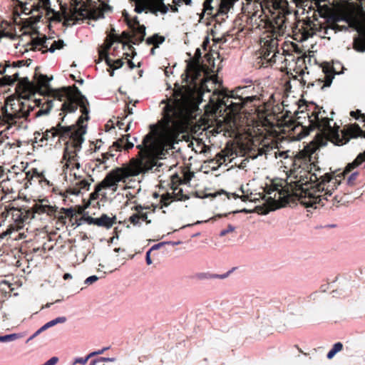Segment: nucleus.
Segmentation results:
<instances>
[{
  "label": "nucleus",
  "instance_id": "obj_1",
  "mask_svg": "<svg viewBox=\"0 0 365 365\" xmlns=\"http://www.w3.org/2000/svg\"><path fill=\"white\" fill-rule=\"evenodd\" d=\"M314 150L309 147L299 151L292 160V168L287 174L284 186L273 183L267 190V194L277 191L281 196H295L306 207L317 208L326 205L330 200L332 192L336 189L341 180H346L351 187L359 184V173L352 170L359 166L365 168V151L359 153L354 160L349 163L342 172L327 173L321 168L317 162L313 160ZM334 197L331 200H336Z\"/></svg>",
  "mask_w": 365,
  "mask_h": 365
},
{
  "label": "nucleus",
  "instance_id": "obj_2",
  "mask_svg": "<svg viewBox=\"0 0 365 365\" xmlns=\"http://www.w3.org/2000/svg\"><path fill=\"white\" fill-rule=\"evenodd\" d=\"M139 152L136 157L130 160L128 163L110 170L105 178L96 185L95 190L91 194L92 199L99 196L106 197L103 190L110 189L115 192L118 183L125 182L130 177L144 174L156 165L158 156L161 152L162 146L156 138V133L150 132L143 139L142 143L136 146Z\"/></svg>",
  "mask_w": 365,
  "mask_h": 365
},
{
  "label": "nucleus",
  "instance_id": "obj_3",
  "mask_svg": "<svg viewBox=\"0 0 365 365\" xmlns=\"http://www.w3.org/2000/svg\"><path fill=\"white\" fill-rule=\"evenodd\" d=\"M35 82L29 81L28 78H22L17 83L16 93L20 98H28L34 96L36 92L41 95L51 96L54 99L63 101L61 110L64 113H73L80 107L83 114L89 113V103L76 85L54 89L51 87L49 81L52 79L43 74L35 73Z\"/></svg>",
  "mask_w": 365,
  "mask_h": 365
},
{
  "label": "nucleus",
  "instance_id": "obj_4",
  "mask_svg": "<svg viewBox=\"0 0 365 365\" xmlns=\"http://www.w3.org/2000/svg\"><path fill=\"white\" fill-rule=\"evenodd\" d=\"M166 102L163 108L160 135L168 141L174 142L180 133L185 132L186 124L197 106L192 92L184 86L175 89Z\"/></svg>",
  "mask_w": 365,
  "mask_h": 365
},
{
  "label": "nucleus",
  "instance_id": "obj_5",
  "mask_svg": "<svg viewBox=\"0 0 365 365\" xmlns=\"http://www.w3.org/2000/svg\"><path fill=\"white\" fill-rule=\"evenodd\" d=\"M299 113L304 115L303 118H308L309 127L311 130L317 129L319 131L314 139L316 147L313 148L307 145L302 150L309 147L312 150H314V153L317 148L326 145L328 140L336 145H342L346 143L350 138L359 136L365 138L364 132L356 123L351 125L342 131L341 138L339 133V126L336 125V123L334 127L330 125V121L333 120L334 111L331 112V117L329 118L326 110L314 103L307 105L306 111L302 110Z\"/></svg>",
  "mask_w": 365,
  "mask_h": 365
},
{
  "label": "nucleus",
  "instance_id": "obj_6",
  "mask_svg": "<svg viewBox=\"0 0 365 365\" xmlns=\"http://www.w3.org/2000/svg\"><path fill=\"white\" fill-rule=\"evenodd\" d=\"M88 113H82L76 124L71 125H62L65 118L64 115L61 118V122L42 133V135L38 140L41 146L48 145V141L51 142L50 145H52V142L56 137L58 138L59 143L61 141L64 142L63 160L66 161L65 165L67 168L72 167L73 168L76 167L78 169L81 167L78 153L81 150V145L84 141L83 135L86 132V125H83V123L84 121L89 120Z\"/></svg>",
  "mask_w": 365,
  "mask_h": 365
},
{
  "label": "nucleus",
  "instance_id": "obj_7",
  "mask_svg": "<svg viewBox=\"0 0 365 365\" xmlns=\"http://www.w3.org/2000/svg\"><path fill=\"white\" fill-rule=\"evenodd\" d=\"M259 27L264 29V36L261 37V48L259 56L257 58L260 66L268 67L277 61V57L282 58V54L278 49V37L282 36L287 29V18L283 14H278L272 19L267 18L261 20Z\"/></svg>",
  "mask_w": 365,
  "mask_h": 365
},
{
  "label": "nucleus",
  "instance_id": "obj_8",
  "mask_svg": "<svg viewBox=\"0 0 365 365\" xmlns=\"http://www.w3.org/2000/svg\"><path fill=\"white\" fill-rule=\"evenodd\" d=\"M57 209L56 205H51L48 199L43 198L34 200L31 207L6 205L1 216L5 219L9 217L14 230H18L32 220L44 222L51 221L56 216Z\"/></svg>",
  "mask_w": 365,
  "mask_h": 365
},
{
  "label": "nucleus",
  "instance_id": "obj_9",
  "mask_svg": "<svg viewBox=\"0 0 365 365\" xmlns=\"http://www.w3.org/2000/svg\"><path fill=\"white\" fill-rule=\"evenodd\" d=\"M6 102L9 103L11 112L14 111V114L16 117L15 119L16 124L19 126L24 120H28L30 113L35 108H39V110L34 115V118H38L48 114L53 106V100H46L43 103L41 99L30 101V98H20L19 96L17 99L8 98Z\"/></svg>",
  "mask_w": 365,
  "mask_h": 365
},
{
  "label": "nucleus",
  "instance_id": "obj_10",
  "mask_svg": "<svg viewBox=\"0 0 365 365\" xmlns=\"http://www.w3.org/2000/svg\"><path fill=\"white\" fill-rule=\"evenodd\" d=\"M260 98L257 96L245 95V88H237L230 94L222 96L220 105L225 107L230 115H236L246 105L253 104L255 107L259 106Z\"/></svg>",
  "mask_w": 365,
  "mask_h": 365
},
{
  "label": "nucleus",
  "instance_id": "obj_11",
  "mask_svg": "<svg viewBox=\"0 0 365 365\" xmlns=\"http://www.w3.org/2000/svg\"><path fill=\"white\" fill-rule=\"evenodd\" d=\"M274 121L270 122L269 118L267 117L264 120L272 128H277L279 131L283 133H290L296 135L298 140H301L308 135L311 131L309 125H302V122L296 123L294 120H292L289 115H282L277 118H274Z\"/></svg>",
  "mask_w": 365,
  "mask_h": 365
},
{
  "label": "nucleus",
  "instance_id": "obj_12",
  "mask_svg": "<svg viewBox=\"0 0 365 365\" xmlns=\"http://www.w3.org/2000/svg\"><path fill=\"white\" fill-rule=\"evenodd\" d=\"M314 23L308 19L306 21H297L292 27L293 38L297 41H304L315 34Z\"/></svg>",
  "mask_w": 365,
  "mask_h": 365
},
{
  "label": "nucleus",
  "instance_id": "obj_13",
  "mask_svg": "<svg viewBox=\"0 0 365 365\" xmlns=\"http://www.w3.org/2000/svg\"><path fill=\"white\" fill-rule=\"evenodd\" d=\"M82 212V208L78 207V210L75 207L64 208L62 207L56 211V215L54 217H52L51 220H56L57 223L64 226L67 223V220L71 222V224L76 225V222L73 220L77 217V215H80Z\"/></svg>",
  "mask_w": 365,
  "mask_h": 365
},
{
  "label": "nucleus",
  "instance_id": "obj_14",
  "mask_svg": "<svg viewBox=\"0 0 365 365\" xmlns=\"http://www.w3.org/2000/svg\"><path fill=\"white\" fill-rule=\"evenodd\" d=\"M66 169H70L71 175H73L75 179L77 180L75 182V187L73 188V193L78 194L81 190H88L89 187L91 185V182L93 181L90 175L88 176V179L83 178V176L80 175V173H77L76 172H73L74 169L79 170V168H76V167L72 168V167L67 168L65 165H63V170Z\"/></svg>",
  "mask_w": 365,
  "mask_h": 365
},
{
  "label": "nucleus",
  "instance_id": "obj_15",
  "mask_svg": "<svg viewBox=\"0 0 365 365\" xmlns=\"http://www.w3.org/2000/svg\"><path fill=\"white\" fill-rule=\"evenodd\" d=\"M14 111L11 112L9 103L6 101V104L1 108L0 113V129L5 127L4 130L9 129L12 125H16V119ZM2 130H0V133Z\"/></svg>",
  "mask_w": 365,
  "mask_h": 365
},
{
  "label": "nucleus",
  "instance_id": "obj_16",
  "mask_svg": "<svg viewBox=\"0 0 365 365\" xmlns=\"http://www.w3.org/2000/svg\"><path fill=\"white\" fill-rule=\"evenodd\" d=\"M194 173L191 172L187 167H183L180 173L173 174L170 179L173 185H186L190 183Z\"/></svg>",
  "mask_w": 365,
  "mask_h": 365
},
{
  "label": "nucleus",
  "instance_id": "obj_17",
  "mask_svg": "<svg viewBox=\"0 0 365 365\" xmlns=\"http://www.w3.org/2000/svg\"><path fill=\"white\" fill-rule=\"evenodd\" d=\"M78 3L76 2V6L73 8V11H71L67 21H73L75 23L78 20H83L84 19H93L92 18H90V14L93 11V9H88L86 4H83L81 8L78 9Z\"/></svg>",
  "mask_w": 365,
  "mask_h": 365
},
{
  "label": "nucleus",
  "instance_id": "obj_18",
  "mask_svg": "<svg viewBox=\"0 0 365 365\" xmlns=\"http://www.w3.org/2000/svg\"><path fill=\"white\" fill-rule=\"evenodd\" d=\"M158 205L152 204L150 206H143L141 205H137L133 206L131 210L135 212H138L140 215V222H145L147 225L151 223V220L148 218V213H154Z\"/></svg>",
  "mask_w": 365,
  "mask_h": 365
},
{
  "label": "nucleus",
  "instance_id": "obj_19",
  "mask_svg": "<svg viewBox=\"0 0 365 365\" xmlns=\"http://www.w3.org/2000/svg\"><path fill=\"white\" fill-rule=\"evenodd\" d=\"M21 175H24V179L26 181L25 184L28 182L31 184V181L34 180V178H36L38 182H44L47 185L49 184V181L46 179L44 175L41 173H38L36 168H33L28 172L22 171Z\"/></svg>",
  "mask_w": 365,
  "mask_h": 365
},
{
  "label": "nucleus",
  "instance_id": "obj_20",
  "mask_svg": "<svg viewBox=\"0 0 365 365\" xmlns=\"http://www.w3.org/2000/svg\"><path fill=\"white\" fill-rule=\"evenodd\" d=\"M130 135H123L115 141L111 145V149H114L115 151H121L122 149L128 150L133 148L134 144L128 140Z\"/></svg>",
  "mask_w": 365,
  "mask_h": 365
},
{
  "label": "nucleus",
  "instance_id": "obj_21",
  "mask_svg": "<svg viewBox=\"0 0 365 365\" xmlns=\"http://www.w3.org/2000/svg\"><path fill=\"white\" fill-rule=\"evenodd\" d=\"M358 33L354 38L353 48L358 52H365V26L359 29Z\"/></svg>",
  "mask_w": 365,
  "mask_h": 365
},
{
  "label": "nucleus",
  "instance_id": "obj_22",
  "mask_svg": "<svg viewBox=\"0 0 365 365\" xmlns=\"http://www.w3.org/2000/svg\"><path fill=\"white\" fill-rule=\"evenodd\" d=\"M132 31L134 41H132L133 44H138L143 42L145 36V26L144 25H139L137 27L134 26L130 28Z\"/></svg>",
  "mask_w": 365,
  "mask_h": 365
},
{
  "label": "nucleus",
  "instance_id": "obj_23",
  "mask_svg": "<svg viewBox=\"0 0 365 365\" xmlns=\"http://www.w3.org/2000/svg\"><path fill=\"white\" fill-rule=\"evenodd\" d=\"M116 223V217H108L106 214H103L100 217L97 218L96 225L98 227H103L107 229L110 228L114 224Z\"/></svg>",
  "mask_w": 365,
  "mask_h": 365
},
{
  "label": "nucleus",
  "instance_id": "obj_24",
  "mask_svg": "<svg viewBox=\"0 0 365 365\" xmlns=\"http://www.w3.org/2000/svg\"><path fill=\"white\" fill-rule=\"evenodd\" d=\"M101 7L93 9V11L90 14V18H92L93 20H96L99 18H103L104 16V13L108 11H111L112 7L110 6L108 4L104 1H101Z\"/></svg>",
  "mask_w": 365,
  "mask_h": 365
},
{
  "label": "nucleus",
  "instance_id": "obj_25",
  "mask_svg": "<svg viewBox=\"0 0 365 365\" xmlns=\"http://www.w3.org/2000/svg\"><path fill=\"white\" fill-rule=\"evenodd\" d=\"M170 187L173 190L172 194L175 200L185 201L190 198L189 195L184 194L182 189L179 187L180 185H173L170 181Z\"/></svg>",
  "mask_w": 365,
  "mask_h": 365
},
{
  "label": "nucleus",
  "instance_id": "obj_26",
  "mask_svg": "<svg viewBox=\"0 0 365 365\" xmlns=\"http://www.w3.org/2000/svg\"><path fill=\"white\" fill-rule=\"evenodd\" d=\"M66 321V318L65 317H57L55 319H53L46 324H45L43 327H41L36 333L31 336V338L35 337L38 334H39L41 332L46 330L47 329L58 324V323H64Z\"/></svg>",
  "mask_w": 365,
  "mask_h": 365
},
{
  "label": "nucleus",
  "instance_id": "obj_27",
  "mask_svg": "<svg viewBox=\"0 0 365 365\" xmlns=\"http://www.w3.org/2000/svg\"><path fill=\"white\" fill-rule=\"evenodd\" d=\"M21 80V78H19L18 73H15L12 76H4L1 78H0V87L5 86H11L14 84L16 81H20ZM19 83V82H18V83Z\"/></svg>",
  "mask_w": 365,
  "mask_h": 365
},
{
  "label": "nucleus",
  "instance_id": "obj_28",
  "mask_svg": "<svg viewBox=\"0 0 365 365\" xmlns=\"http://www.w3.org/2000/svg\"><path fill=\"white\" fill-rule=\"evenodd\" d=\"M325 81L324 82L322 79H317L315 81L312 83H308L307 88L312 89L315 83L319 87V90L324 89V87H328L331 85L332 78L328 76H325Z\"/></svg>",
  "mask_w": 365,
  "mask_h": 365
},
{
  "label": "nucleus",
  "instance_id": "obj_29",
  "mask_svg": "<svg viewBox=\"0 0 365 365\" xmlns=\"http://www.w3.org/2000/svg\"><path fill=\"white\" fill-rule=\"evenodd\" d=\"M114 42L121 43L120 37L115 34L114 28H111L110 34L106 37V43H107V49H110Z\"/></svg>",
  "mask_w": 365,
  "mask_h": 365
},
{
  "label": "nucleus",
  "instance_id": "obj_30",
  "mask_svg": "<svg viewBox=\"0 0 365 365\" xmlns=\"http://www.w3.org/2000/svg\"><path fill=\"white\" fill-rule=\"evenodd\" d=\"M46 40H47V38L46 36H44L43 37H36V38H33L30 43L31 46V48L30 49L31 51H36V47L38 46H41L42 48L47 49L48 46L46 44Z\"/></svg>",
  "mask_w": 365,
  "mask_h": 365
},
{
  "label": "nucleus",
  "instance_id": "obj_31",
  "mask_svg": "<svg viewBox=\"0 0 365 365\" xmlns=\"http://www.w3.org/2000/svg\"><path fill=\"white\" fill-rule=\"evenodd\" d=\"M165 38L163 36H160L158 34L153 35L152 36L148 37L145 40V43L148 45H153L155 48L159 47V45L163 43L165 41Z\"/></svg>",
  "mask_w": 365,
  "mask_h": 365
},
{
  "label": "nucleus",
  "instance_id": "obj_32",
  "mask_svg": "<svg viewBox=\"0 0 365 365\" xmlns=\"http://www.w3.org/2000/svg\"><path fill=\"white\" fill-rule=\"evenodd\" d=\"M14 288L11 287V284L6 281H3L0 283V296L6 298L8 296H11V292Z\"/></svg>",
  "mask_w": 365,
  "mask_h": 365
},
{
  "label": "nucleus",
  "instance_id": "obj_33",
  "mask_svg": "<svg viewBox=\"0 0 365 365\" xmlns=\"http://www.w3.org/2000/svg\"><path fill=\"white\" fill-rule=\"evenodd\" d=\"M237 1L238 0H221L218 11L222 14H227Z\"/></svg>",
  "mask_w": 365,
  "mask_h": 365
},
{
  "label": "nucleus",
  "instance_id": "obj_34",
  "mask_svg": "<svg viewBox=\"0 0 365 365\" xmlns=\"http://www.w3.org/2000/svg\"><path fill=\"white\" fill-rule=\"evenodd\" d=\"M64 46H65L64 41L63 40L59 39L58 41H54L53 42V43L51 44V46L49 48H48L47 49L42 50L41 48H39L38 50L41 51L42 53H46L48 51H49L51 53H53L57 49L58 50L62 49L64 47Z\"/></svg>",
  "mask_w": 365,
  "mask_h": 365
},
{
  "label": "nucleus",
  "instance_id": "obj_35",
  "mask_svg": "<svg viewBox=\"0 0 365 365\" xmlns=\"http://www.w3.org/2000/svg\"><path fill=\"white\" fill-rule=\"evenodd\" d=\"M235 268H232V269L228 271L227 273L223 274H210L208 273H200L198 274V278L200 279H210V278H220V279H225L235 269Z\"/></svg>",
  "mask_w": 365,
  "mask_h": 365
},
{
  "label": "nucleus",
  "instance_id": "obj_36",
  "mask_svg": "<svg viewBox=\"0 0 365 365\" xmlns=\"http://www.w3.org/2000/svg\"><path fill=\"white\" fill-rule=\"evenodd\" d=\"M36 4L32 5L33 9L39 11L41 9L43 10H48L50 9V1L49 0H37Z\"/></svg>",
  "mask_w": 365,
  "mask_h": 365
},
{
  "label": "nucleus",
  "instance_id": "obj_37",
  "mask_svg": "<svg viewBox=\"0 0 365 365\" xmlns=\"http://www.w3.org/2000/svg\"><path fill=\"white\" fill-rule=\"evenodd\" d=\"M173 200H175L172 193L167 192L164 195H162L160 197L161 205L160 209H161L163 207H168Z\"/></svg>",
  "mask_w": 365,
  "mask_h": 365
},
{
  "label": "nucleus",
  "instance_id": "obj_38",
  "mask_svg": "<svg viewBox=\"0 0 365 365\" xmlns=\"http://www.w3.org/2000/svg\"><path fill=\"white\" fill-rule=\"evenodd\" d=\"M135 6L134 11L140 14L143 11H145V13H148L147 10V1L145 0H140L135 2Z\"/></svg>",
  "mask_w": 365,
  "mask_h": 365
},
{
  "label": "nucleus",
  "instance_id": "obj_39",
  "mask_svg": "<svg viewBox=\"0 0 365 365\" xmlns=\"http://www.w3.org/2000/svg\"><path fill=\"white\" fill-rule=\"evenodd\" d=\"M342 349H343V344L341 342H337V343L334 344L333 347L331 348V349L328 352L327 356V358L329 359H332L334 356V355L336 353L341 351Z\"/></svg>",
  "mask_w": 365,
  "mask_h": 365
},
{
  "label": "nucleus",
  "instance_id": "obj_40",
  "mask_svg": "<svg viewBox=\"0 0 365 365\" xmlns=\"http://www.w3.org/2000/svg\"><path fill=\"white\" fill-rule=\"evenodd\" d=\"M81 220H84L85 222H86L89 225H96L97 218H94V217H92L91 216H87V217L83 216L80 219H77V217H76L75 219L76 225L77 226H79L81 224V222H80Z\"/></svg>",
  "mask_w": 365,
  "mask_h": 365
},
{
  "label": "nucleus",
  "instance_id": "obj_41",
  "mask_svg": "<svg viewBox=\"0 0 365 365\" xmlns=\"http://www.w3.org/2000/svg\"><path fill=\"white\" fill-rule=\"evenodd\" d=\"M110 49H107V43H105L104 47H101L98 50V61L97 63L105 60L106 57L108 56V51Z\"/></svg>",
  "mask_w": 365,
  "mask_h": 365
},
{
  "label": "nucleus",
  "instance_id": "obj_42",
  "mask_svg": "<svg viewBox=\"0 0 365 365\" xmlns=\"http://www.w3.org/2000/svg\"><path fill=\"white\" fill-rule=\"evenodd\" d=\"M147 10L157 16L159 10L158 8V2L154 0L150 2L147 1Z\"/></svg>",
  "mask_w": 365,
  "mask_h": 365
},
{
  "label": "nucleus",
  "instance_id": "obj_43",
  "mask_svg": "<svg viewBox=\"0 0 365 365\" xmlns=\"http://www.w3.org/2000/svg\"><path fill=\"white\" fill-rule=\"evenodd\" d=\"M128 222L134 226L141 225L138 212H135L131 215L128 218Z\"/></svg>",
  "mask_w": 365,
  "mask_h": 365
},
{
  "label": "nucleus",
  "instance_id": "obj_44",
  "mask_svg": "<svg viewBox=\"0 0 365 365\" xmlns=\"http://www.w3.org/2000/svg\"><path fill=\"white\" fill-rule=\"evenodd\" d=\"M113 151H115V150L111 149L110 146L108 152L102 154V159H98L97 160L99 161L100 163H105L110 158L114 156V154L113 153Z\"/></svg>",
  "mask_w": 365,
  "mask_h": 365
},
{
  "label": "nucleus",
  "instance_id": "obj_45",
  "mask_svg": "<svg viewBox=\"0 0 365 365\" xmlns=\"http://www.w3.org/2000/svg\"><path fill=\"white\" fill-rule=\"evenodd\" d=\"M119 36L120 37L121 43H123V39L128 41L129 43H132V41H134L133 34H130V32L126 31H123L120 36Z\"/></svg>",
  "mask_w": 365,
  "mask_h": 365
},
{
  "label": "nucleus",
  "instance_id": "obj_46",
  "mask_svg": "<svg viewBox=\"0 0 365 365\" xmlns=\"http://www.w3.org/2000/svg\"><path fill=\"white\" fill-rule=\"evenodd\" d=\"M350 115L356 120L359 119V118H362V121L365 122V115L361 113L360 110H356L355 111H351Z\"/></svg>",
  "mask_w": 365,
  "mask_h": 365
},
{
  "label": "nucleus",
  "instance_id": "obj_47",
  "mask_svg": "<svg viewBox=\"0 0 365 365\" xmlns=\"http://www.w3.org/2000/svg\"><path fill=\"white\" fill-rule=\"evenodd\" d=\"M169 6L170 4L165 5L164 4V1L158 2V8L159 9L158 11H160L162 14H166L168 11Z\"/></svg>",
  "mask_w": 365,
  "mask_h": 365
},
{
  "label": "nucleus",
  "instance_id": "obj_48",
  "mask_svg": "<svg viewBox=\"0 0 365 365\" xmlns=\"http://www.w3.org/2000/svg\"><path fill=\"white\" fill-rule=\"evenodd\" d=\"M212 0H205L203 3V10L204 12H207L208 11H212L213 9V7L211 6V2ZM207 14H212V12H208Z\"/></svg>",
  "mask_w": 365,
  "mask_h": 365
},
{
  "label": "nucleus",
  "instance_id": "obj_49",
  "mask_svg": "<svg viewBox=\"0 0 365 365\" xmlns=\"http://www.w3.org/2000/svg\"><path fill=\"white\" fill-rule=\"evenodd\" d=\"M123 16L124 17V21L126 22L129 28H133V24H132L130 15L127 13L125 10L123 11Z\"/></svg>",
  "mask_w": 365,
  "mask_h": 365
},
{
  "label": "nucleus",
  "instance_id": "obj_50",
  "mask_svg": "<svg viewBox=\"0 0 365 365\" xmlns=\"http://www.w3.org/2000/svg\"><path fill=\"white\" fill-rule=\"evenodd\" d=\"M331 29L334 30L335 32L336 31H346L348 29V27L346 26H339L336 23H333Z\"/></svg>",
  "mask_w": 365,
  "mask_h": 365
},
{
  "label": "nucleus",
  "instance_id": "obj_51",
  "mask_svg": "<svg viewBox=\"0 0 365 365\" xmlns=\"http://www.w3.org/2000/svg\"><path fill=\"white\" fill-rule=\"evenodd\" d=\"M16 339V334H9V335H5V336H0V341H12L14 339Z\"/></svg>",
  "mask_w": 365,
  "mask_h": 365
},
{
  "label": "nucleus",
  "instance_id": "obj_52",
  "mask_svg": "<svg viewBox=\"0 0 365 365\" xmlns=\"http://www.w3.org/2000/svg\"><path fill=\"white\" fill-rule=\"evenodd\" d=\"M235 230V227L231 225H229L227 227V229H225V230H222L221 232H220V235L221 237H223V236H225L227 233L229 232H232Z\"/></svg>",
  "mask_w": 365,
  "mask_h": 365
},
{
  "label": "nucleus",
  "instance_id": "obj_53",
  "mask_svg": "<svg viewBox=\"0 0 365 365\" xmlns=\"http://www.w3.org/2000/svg\"><path fill=\"white\" fill-rule=\"evenodd\" d=\"M113 63H114V66H113V69H118V68H121L123 66L124 62L123 61L122 59L119 58V59L113 61Z\"/></svg>",
  "mask_w": 365,
  "mask_h": 365
},
{
  "label": "nucleus",
  "instance_id": "obj_54",
  "mask_svg": "<svg viewBox=\"0 0 365 365\" xmlns=\"http://www.w3.org/2000/svg\"><path fill=\"white\" fill-rule=\"evenodd\" d=\"M98 277H96V275H93V276L88 277L86 279L85 283L87 284H91L93 282H96L98 280Z\"/></svg>",
  "mask_w": 365,
  "mask_h": 365
},
{
  "label": "nucleus",
  "instance_id": "obj_55",
  "mask_svg": "<svg viewBox=\"0 0 365 365\" xmlns=\"http://www.w3.org/2000/svg\"><path fill=\"white\" fill-rule=\"evenodd\" d=\"M105 61H106V64L110 67V68H113V66H114L113 60H112L111 58H109V56H108L105 58Z\"/></svg>",
  "mask_w": 365,
  "mask_h": 365
},
{
  "label": "nucleus",
  "instance_id": "obj_56",
  "mask_svg": "<svg viewBox=\"0 0 365 365\" xmlns=\"http://www.w3.org/2000/svg\"><path fill=\"white\" fill-rule=\"evenodd\" d=\"M215 158H216L217 161L220 162V163H222V160L223 162H225V160H225V156L224 155L221 154V153H217L216 155Z\"/></svg>",
  "mask_w": 365,
  "mask_h": 365
},
{
  "label": "nucleus",
  "instance_id": "obj_57",
  "mask_svg": "<svg viewBox=\"0 0 365 365\" xmlns=\"http://www.w3.org/2000/svg\"><path fill=\"white\" fill-rule=\"evenodd\" d=\"M150 252H151V250H149L147 253H146V257H145V260H146V263L150 265L152 264V260L150 259Z\"/></svg>",
  "mask_w": 365,
  "mask_h": 365
},
{
  "label": "nucleus",
  "instance_id": "obj_58",
  "mask_svg": "<svg viewBox=\"0 0 365 365\" xmlns=\"http://www.w3.org/2000/svg\"><path fill=\"white\" fill-rule=\"evenodd\" d=\"M88 359L86 356L85 358H78L76 360V363L81 364H86L88 361Z\"/></svg>",
  "mask_w": 365,
  "mask_h": 365
},
{
  "label": "nucleus",
  "instance_id": "obj_59",
  "mask_svg": "<svg viewBox=\"0 0 365 365\" xmlns=\"http://www.w3.org/2000/svg\"><path fill=\"white\" fill-rule=\"evenodd\" d=\"M99 362H104V361H114V358H106V357H99L98 358Z\"/></svg>",
  "mask_w": 365,
  "mask_h": 365
},
{
  "label": "nucleus",
  "instance_id": "obj_60",
  "mask_svg": "<svg viewBox=\"0 0 365 365\" xmlns=\"http://www.w3.org/2000/svg\"><path fill=\"white\" fill-rule=\"evenodd\" d=\"M222 192H224V191H222ZM225 193L226 194L228 199H230L231 196L235 199H237L240 197V195L236 193H229V192H225Z\"/></svg>",
  "mask_w": 365,
  "mask_h": 365
},
{
  "label": "nucleus",
  "instance_id": "obj_61",
  "mask_svg": "<svg viewBox=\"0 0 365 365\" xmlns=\"http://www.w3.org/2000/svg\"><path fill=\"white\" fill-rule=\"evenodd\" d=\"M132 24L134 26L137 27V26L140 25L138 16H135L133 19H131Z\"/></svg>",
  "mask_w": 365,
  "mask_h": 365
},
{
  "label": "nucleus",
  "instance_id": "obj_62",
  "mask_svg": "<svg viewBox=\"0 0 365 365\" xmlns=\"http://www.w3.org/2000/svg\"><path fill=\"white\" fill-rule=\"evenodd\" d=\"M41 135H42V133L38 131H36L34 133V139H35L36 143H38V140Z\"/></svg>",
  "mask_w": 365,
  "mask_h": 365
},
{
  "label": "nucleus",
  "instance_id": "obj_63",
  "mask_svg": "<svg viewBox=\"0 0 365 365\" xmlns=\"http://www.w3.org/2000/svg\"><path fill=\"white\" fill-rule=\"evenodd\" d=\"M22 171L21 173H16V177L18 181L24 182L25 180L24 179V175H21Z\"/></svg>",
  "mask_w": 365,
  "mask_h": 365
},
{
  "label": "nucleus",
  "instance_id": "obj_64",
  "mask_svg": "<svg viewBox=\"0 0 365 365\" xmlns=\"http://www.w3.org/2000/svg\"><path fill=\"white\" fill-rule=\"evenodd\" d=\"M18 4L23 9L24 6L27 4L26 0H15Z\"/></svg>",
  "mask_w": 365,
  "mask_h": 365
}]
</instances>
